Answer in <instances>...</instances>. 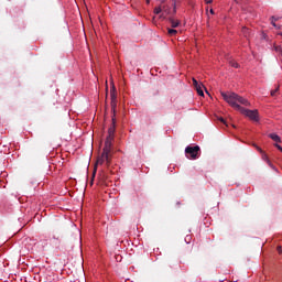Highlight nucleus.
Returning a JSON list of instances; mask_svg holds the SVG:
<instances>
[{
  "label": "nucleus",
  "mask_w": 282,
  "mask_h": 282,
  "mask_svg": "<svg viewBox=\"0 0 282 282\" xmlns=\"http://www.w3.org/2000/svg\"><path fill=\"white\" fill-rule=\"evenodd\" d=\"M221 96L224 98V100L226 102H228V105H230V107H234V109H237V111L241 110V106L240 105H245V107H249L250 102L248 101V99L235 94V93H221Z\"/></svg>",
  "instance_id": "f257e3e1"
},
{
  "label": "nucleus",
  "mask_w": 282,
  "mask_h": 282,
  "mask_svg": "<svg viewBox=\"0 0 282 282\" xmlns=\"http://www.w3.org/2000/svg\"><path fill=\"white\" fill-rule=\"evenodd\" d=\"M240 113L246 116L249 120H253V122H259V110H250L246 108H240Z\"/></svg>",
  "instance_id": "f03ea898"
},
{
  "label": "nucleus",
  "mask_w": 282,
  "mask_h": 282,
  "mask_svg": "<svg viewBox=\"0 0 282 282\" xmlns=\"http://www.w3.org/2000/svg\"><path fill=\"white\" fill-rule=\"evenodd\" d=\"M185 155L186 158H189L191 160H197L199 155V145L191 147L188 145L185 149Z\"/></svg>",
  "instance_id": "7ed1b4c3"
},
{
  "label": "nucleus",
  "mask_w": 282,
  "mask_h": 282,
  "mask_svg": "<svg viewBox=\"0 0 282 282\" xmlns=\"http://www.w3.org/2000/svg\"><path fill=\"white\" fill-rule=\"evenodd\" d=\"M112 144H113V139L106 138L105 147L102 150V153H105V158H107V155H110Z\"/></svg>",
  "instance_id": "20e7f679"
},
{
  "label": "nucleus",
  "mask_w": 282,
  "mask_h": 282,
  "mask_svg": "<svg viewBox=\"0 0 282 282\" xmlns=\"http://www.w3.org/2000/svg\"><path fill=\"white\" fill-rule=\"evenodd\" d=\"M106 162V166H109V164H111V158L109 156V154H106L105 158V152H102L101 156L97 160V164L102 165Z\"/></svg>",
  "instance_id": "39448f33"
},
{
  "label": "nucleus",
  "mask_w": 282,
  "mask_h": 282,
  "mask_svg": "<svg viewBox=\"0 0 282 282\" xmlns=\"http://www.w3.org/2000/svg\"><path fill=\"white\" fill-rule=\"evenodd\" d=\"M116 133V117H112V126L108 129V137L113 140V135Z\"/></svg>",
  "instance_id": "423d86ee"
},
{
  "label": "nucleus",
  "mask_w": 282,
  "mask_h": 282,
  "mask_svg": "<svg viewBox=\"0 0 282 282\" xmlns=\"http://www.w3.org/2000/svg\"><path fill=\"white\" fill-rule=\"evenodd\" d=\"M269 138H271V140H273V142H276V144L281 143V137H279V134H276V133H270Z\"/></svg>",
  "instance_id": "0eeeda50"
},
{
  "label": "nucleus",
  "mask_w": 282,
  "mask_h": 282,
  "mask_svg": "<svg viewBox=\"0 0 282 282\" xmlns=\"http://www.w3.org/2000/svg\"><path fill=\"white\" fill-rule=\"evenodd\" d=\"M198 94V96H204V84H199L198 86L194 87Z\"/></svg>",
  "instance_id": "6e6552de"
},
{
  "label": "nucleus",
  "mask_w": 282,
  "mask_h": 282,
  "mask_svg": "<svg viewBox=\"0 0 282 282\" xmlns=\"http://www.w3.org/2000/svg\"><path fill=\"white\" fill-rule=\"evenodd\" d=\"M169 21L171 23V28H178L180 26V21L178 20L170 18Z\"/></svg>",
  "instance_id": "1a4fd4ad"
},
{
  "label": "nucleus",
  "mask_w": 282,
  "mask_h": 282,
  "mask_svg": "<svg viewBox=\"0 0 282 282\" xmlns=\"http://www.w3.org/2000/svg\"><path fill=\"white\" fill-rule=\"evenodd\" d=\"M261 155H262V160H263L269 166H271L272 163L270 162V159L268 158V154L265 153V151L262 152Z\"/></svg>",
  "instance_id": "9d476101"
},
{
  "label": "nucleus",
  "mask_w": 282,
  "mask_h": 282,
  "mask_svg": "<svg viewBox=\"0 0 282 282\" xmlns=\"http://www.w3.org/2000/svg\"><path fill=\"white\" fill-rule=\"evenodd\" d=\"M110 105H111V109H112V113H113L112 118H116L117 101L116 100H111Z\"/></svg>",
  "instance_id": "9b49d317"
},
{
  "label": "nucleus",
  "mask_w": 282,
  "mask_h": 282,
  "mask_svg": "<svg viewBox=\"0 0 282 282\" xmlns=\"http://www.w3.org/2000/svg\"><path fill=\"white\" fill-rule=\"evenodd\" d=\"M167 34H169V36H176L177 35V30H175V29H167Z\"/></svg>",
  "instance_id": "f8f14e48"
},
{
  "label": "nucleus",
  "mask_w": 282,
  "mask_h": 282,
  "mask_svg": "<svg viewBox=\"0 0 282 282\" xmlns=\"http://www.w3.org/2000/svg\"><path fill=\"white\" fill-rule=\"evenodd\" d=\"M110 98L111 100H116V87L112 86L111 90H110Z\"/></svg>",
  "instance_id": "ddd939ff"
},
{
  "label": "nucleus",
  "mask_w": 282,
  "mask_h": 282,
  "mask_svg": "<svg viewBox=\"0 0 282 282\" xmlns=\"http://www.w3.org/2000/svg\"><path fill=\"white\" fill-rule=\"evenodd\" d=\"M229 65L236 69H239V63L235 62V59L229 61Z\"/></svg>",
  "instance_id": "4468645a"
},
{
  "label": "nucleus",
  "mask_w": 282,
  "mask_h": 282,
  "mask_svg": "<svg viewBox=\"0 0 282 282\" xmlns=\"http://www.w3.org/2000/svg\"><path fill=\"white\" fill-rule=\"evenodd\" d=\"M271 19H272V21H271L272 26L276 28V23L274 21H279V18L272 17Z\"/></svg>",
  "instance_id": "2eb2a0df"
},
{
  "label": "nucleus",
  "mask_w": 282,
  "mask_h": 282,
  "mask_svg": "<svg viewBox=\"0 0 282 282\" xmlns=\"http://www.w3.org/2000/svg\"><path fill=\"white\" fill-rule=\"evenodd\" d=\"M279 93V86L275 87V89L271 90V96H276V94Z\"/></svg>",
  "instance_id": "dca6fc26"
},
{
  "label": "nucleus",
  "mask_w": 282,
  "mask_h": 282,
  "mask_svg": "<svg viewBox=\"0 0 282 282\" xmlns=\"http://www.w3.org/2000/svg\"><path fill=\"white\" fill-rule=\"evenodd\" d=\"M162 12V7H156L154 9V14H160Z\"/></svg>",
  "instance_id": "f3484780"
},
{
  "label": "nucleus",
  "mask_w": 282,
  "mask_h": 282,
  "mask_svg": "<svg viewBox=\"0 0 282 282\" xmlns=\"http://www.w3.org/2000/svg\"><path fill=\"white\" fill-rule=\"evenodd\" d=\"M219 122H223L226 127H228V122L224 120V117L218 118Z\"/></svg>",
  "instance_id": "a211bd4d"
},
{
  "label": "nucleus",
  "mask_w": 282,
  "mask_h": 282,
  "mask_svg": "<svg viewBox=\"0 0 282 282\" xmlns=\"http://www.w3.org/2000/svg\"><path fill=\"white\" fill-rule=\"evenodd\" d=\"M242 34H245V36H248L249 34L248 28H242Z\"/></svg>",
  "instance_id": "6ab92c4d"
},
{
  "label": "nucleus",
  "mask_w": 282,
  "mask_h": 282,
  "mask_svg": "<svg viewBox=\"0 0 282 282\" xmlns=\"http://www.w3.org/2000/svg\"><path fill=\"white\" fill-rule=\"evenodd\" d=\"M193 86H194V87L199 86V83H198L197 79H195V78H193Z\"/></svg>",
  "instance_id": "aec40b11"
},
{
  "label": "nucleus",
  "mask_w": 282,
  "mask_h": 282,
  "mask_svg": "<svg viewBox=\"0 0 282 282\" xmlns=\"http://www.w3.org/2000/svg\"><path fill=\"white\" fill-rule=\"evenodd\" d=\"M274 147L276 148L278 151H281V150H282V147L279 145V143H275Z\"/></svg>",
  "instance_id": "412c9836"
},
{
  "label": "nucleus",
  "mask_w": 282,
  "mask_h": 282,
  "mask_svg": "<svg viewBox=\"0 0 282 282\" xmlns=\"http://www.w3.org/2000/svg\"><path fill=\"white\" fill-rule=\"evenodd\" d=\"M254 147H256L257 151H259V153L264 152L260 147H258V145H254Z\"/></svg>",
  "instance_id": "4be33fe9"
},
{
  "label": "nucleus",
  "mask_w": 282,
  "mask_h": 282,
  "mask_svg": "<svg viewBox=\"0 0 282 282\" xmlns=\"http://www.w3.org/2000/svg\"><path fill=\"white\" fill-rule=\"evenodd\" d=\"M279 254H282V247H278Z\"/></svg>",
  "instance_id": "5701e85b"
},
{
  "label": "nucleus",
  "mask_w": 282,
  "mask_h": 282,
  "mask_svg": "<svg viewBox=\"0 0 282 282\" xmlns=\"http://www.w3.org/2000/svg\"><path fill=\"white\" fill-rule=\"evenodd\" d=\"M210 14H215V10L210 9L209 10Z\"/></svg>",
  "instance_id": "b1692460"
},
{
  "label": "nucleus",
  "mask_w": 282,
  "mask_h": 282,
  "mask_svg": "<svg viewBox=\"0 0 282 282\" xmlns=\"http://www.w3.org/2000/svg\"><path fill=\"white\" fill-rule=\"evenodd\" d=\"M206 3H213V0H205Z\"/></svg>",
  "instance_id": "393cba45"
},
{
  "label": "nucleus",
  "mask_w": 282,
  "mask_h": 282,
  "mask_svg": "<svg viewBox=\"0 0 282 282\" xmlns=\"http://www.w3.org/2000/svg\"><path fill=\"white\" fill-rule=\"evenodd\" d=\"M95 175H96V170L93 172V177H95Z\"/></svg>",
  "instance_id": "a878e982"
},
{
  "label": "nucleus",
  "mask_w": 282,
  "mask_h": 282,
  "mask_svg": "<svg viewBox=\"0 0 282 282\" xmlns=\"http://www.w3.org/2000/svg\"><path fill=\"white\" fill-rule=\"evenodd\" d=\"M174 12H175V2H174Z\"/></svg>",
  "instance_id": "bb28decb"
}]
</instances>
